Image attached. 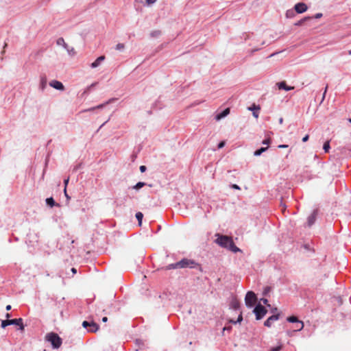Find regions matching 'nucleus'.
I'll return each mask as SVG.
<instances>
[{
  "mask_svg": "<svg viewBox=\"0 0 351 351\" xmlns=\"http://www.w3.org/2000/svg\"><path fill=\"white\" fill-rule=\"evenodd\" d=\"M71 270H72V272H73V273H76V269H75V268H72V269H71Z\"/></svg>",
  "mask_w": 351,
  "mask_h": 351,
  "instance_id": "46",
  "label": "nucleus"
},
{
  "mask_svg": "<svg viewBox=\"0 0 351 351\" xmlns=\"http://www.w3.org/2000/svg\"><path fill=\"white\" fill-rule=\"evenodd\" d=\"M231 307L233 308V309H238L239 308V301H237V300H233L232 302H231Z\"/></svg>",
  "mask_w": 351,
  "mask_h": 351,
  "instance_id": "18",
  "label": "nucleus"
},
{
  "mask_svg": "<svg viewBox=\"0 0 351 351\" xmlns=\"http://www.w3.org/2000/svg\"><path fill=\"white\" fill-rule=\"evenodd\" d=\"M257 300L256 294L253 291H248L245 295V302L247 306H253Z\"/></svg>",
  "mask_w": 351,
  "mask_h": 351,
  "instance_id": "6",
  "label": "nucleus"
},
{
  "mask_svg": "<svg viewBox=\"0 0 351 351\" xmlns=\"http://www.w3.org/2000/svg\"><path fill=\"white\" fill-rule=\"evenodd\" d=\"M282 348V345L271 348L269 351H280Z\"/></svg>",
  "mask_w": 351,
  "mask_h": 351,
  "instance_id": "25",
  "label": "nucleus"
},
{
  "mask_svg": "<svg viewBox=\"0 0 351 351\" xmlns=\"http://www.w3.org/2000/svg\"><path fill=\"white\" fill-rule=\"evenodd\" d=\"M330 143H329V141H326L324 144V147H323V149H324L325 152H328L329 149H330Z\"/></svg>",
  "mask_w": 351,
  "mask_h": 351,
  "instance_id": "24",
  "label": "nucleus"
},
{
  "mask_svg": "<svg viewBox=\"0 0 351 351\" xmlns=\"http://www.w3.org/2000/svg\"><path fill=\"white\" fill-rule=\"evenodd\" d=\"M253 311L257 320L262 319L267 312L266 308L260 304L256 305Z\"/></svg>",
  "mask_w": 351,
  "mask_h": 351,
  "instance_id": "5",
  "label": "nucleus"
},
{
  "mask_svg": "<svg viewBox=\"0 0 351 351\" xmlns=\"http://www.w3.org/2000/svg\"><path fill=\"white\" fill-rule=\"evenodd\" d=\"M287 321L289 322H297L300 324V327L295 329L296 331H300L304 328V323L302 321H299L295 316H291L287 318Z\"/></svg>",
  "mask_w": 351,
  "mask_h": 351,
  "instance_id": "11",
  "label": "nucleus"
},
{
  "mask_svg": "<svg viewBox=\"0 0 351 351\" xmlns=\"http://www.w3.org/2000/svg\"><path fill=\"white\" fill-rule=\"evenodd\" d=\"M146 184L145 182H138L136 185H134L133 186V189H136V190H138L140 189L141 188L143 187Z\"/></svg>",
  "mask_w": 351,
  "mask_h": 351,
  "instance_id": "23",
  "label": "nucleus"
},
{
  "mask_svg": "<svg viewBox=\"0 0 351 351\" xmlns=\"http://www.w3.org/2000/svg\"><path fill=\"white\" fill-rule=\"evenodd\" d=\"M294 8L297 13L301 14L306 12L308 9V7L304 3H298L295 5Z\"/></svg>",
  "mask_w": 351,
  "mask_h": 351,
  "instance_id": "8",
  "label": "nucleus"
},
{
  "mask_svg": "<svg viewBox=\"0 0 351 351\" xmlns=\"http://www.w3.org/2000/svg\"><path fill=\"white\" fill-rule=\"evenodd\" d=\"M11 308L12 307H11L10 305H7L5 308H6L7 311H10V310H11Z\"/></svg>",
  "mask_w": 351,
  "mask_h": 351,
  "instance_id": "41",
  "label": "nucleus"
},
{
  "mask_svg": "<svg viewBox=\"0 0 351 351\" xmlns=\"http://www.w3.org/2000/svg\"><path fill=\"white\" fill-rule=\"evenodd\" d=\"M196 265H197V264L193 260L188 259V258H183L181 261H180L176 263L169 265L167 267V268L169 269H177V268H187V267L194 268V267H195Z\"/></svg>",
  "mask_w": 351,
  "mask_h": 351,
  "instance_id": "2",
  "label": "nucleus"
},
{
  "mask_svg": "<svg viewBox=\"0 0 351 351\" xmlns=\"http://www.w3.org/2000/svg\"><path fill=\"white\" fill-rule=\"evenodd\" d=\"M349 122H350V123H351V119H349Z\"/></svg>",
  "mask_w": 351,
  "mask_h": 351,
  "instance_id": "50",
  "label": "nucleus"
},
{
  "mask_svg": "<svg viewBox=\"0 0 351 351\" xmlns=\"http://www.w3.org/2000/svg\"><path fill=\"white\" fill-rule=\"evenodd\" d=\"M12 324L19 326V327H20L19 329L21 330H24L23 319L21 318L13 319H6V320H3L1 322V327L3 328H5L7 326L12 325Z\"/></svg>",
  "mask_w": 351,
  "mask_h": 351,
  "instance_id": "4",
  "label": "nucleus"
},
{
  "mask_svg": "<svg viewBox=\"0 0 351 351\" xmlns=\"http://www.w3.org/2000/svg\"><path fill=\"white\" fill-rule=\"evenodd\" d=\"M309 136L308 134H306L304 137L302 138L303 142H306L308 140Z\"/></svg>",
  "mask_w": 351,
  "mask_h": 351,
  "instance_id": "35",
  "label": "nucleus"
},
{
  "mask_svg": "<svg viewBox=\"0 0 351 351\" xmlns=\"http://www.w3.org/2000/svg\"><path fill=\"white\" fill-rule=\"evenodd\" d=\"M69 178H66L64 180V189H66V186L69 183Z\"/></svg>",
  "mask_w": 351,
  "mask_h": 351,
  "instance_id": "33",
  "label": "nucleus"
},
{
  "mask_svg": "<svg viewBox=\"0 0 351 351\" xmlns=\"http://www.w3.org/2000/svg\"><path fill=\"white\" fill-rule=\"evenodd\" d=\"M317 215V210H313L312 214L308 217V225L309 226H312L315 223V221L316 220Z\"/></svg>",
  "mask_w": 351,
  "mask_h": 351,
  "instance_id": "13",
  "label": "nucleus"
},
{
  "mask_svg": "<svg viewBox=\"0 0 351 351\" xmlns=\"http://www.w3.org/2000/svg\"><path fill=\"white\" fill-rule=\"evenodd\" d=\"M224 145H225V141H221V142H220V143H219V145H218V148H219V149H221V148L223 147H224Z\"/></svg>",
  "mask_w": 351,
  "mask_h": 351,
  "instance_id": "31",
  "label": "nucleus"
},
{
  "mask_svg": "<svg viewBox=\"0 0 351 351\" xmlns=\"http://www.w3.org/2000/svg\"><path fill=\"white\" fill-rule=\"evenodd\" d=\"M253 115L256 118L258 117V114L255 112H253Z\"/></svg>",
  "mask_w": 351,
  "mask_h": 351,
  "instance_id": "43",
  "label": "nucleus"
},
{
  "mask_svg": "<svg viewBox=\"0 0 351 351\" xmlns=\"http://www.w3.org/2000/svg\"><path fill=\"white\" fill-rule=\"evenodd\" d=\"M231 188L234 189H237V190H240V187L237 185V184H232L231 185Z\"/></svg>",
  "mask_w": 351,
  "mask_h": 351,
  "instance_id": "32",
  "label": "nucleus"
},
{
  "mask_svg": "<svg viewBox=\"0 0 351 351\" xmlns=\"http://www.w3.org/2000/svg\"><path fill=\"white\" fill-rule=\"evenodd\" d=\"M300 327V324L298 323V325L296 326V329H298Z\"/></svg>",
  "mask_w": 351,
  "mask_h": 351,
  "instance_id": "48",
  "label": "nucleus"
},
{
  "mask_svg": "<svg viewBox=\"0 0 351 351\" xmlns=\"http://www.w3.org/2000/svg\"><path fill=\"white\" fill-rule=\"evenodd\" d=\"M139 169L141 173L145 172L147 169L146 167L144 165H141Z\"/></svg>",
  "mask_w": 351,
  "mask_h": 351,
  "instance_id": "30",
  "label": "nucleus"
},
{
  "mask_svg": "<svg viewBox=\"0 0 351 351\" xmlns=\"http://www.w3.org/2000/svg\"><path fill=\"white\" fill-rule=\"evenodd\" d=\"M107 320H108L107 317H104L102 318V321H103L104 322H107Z\"/></svg>",
  "mask_w": 351,
  "mask_h": 351,
  "instance_id": "42",
  "label": "nucleus"
},
{
  "mask_svg": "<svg viewBox=\"0 0 351 351\" xmlns=\"http://www.w3.org/2000/svg\"><path fill=\"white\" fill-rule=\"evenodd\" d=\"M64 195H65L67 199H69L70 197H69V196L68 195V194L66 193V189H64Z\"/></svg>",
  "mask_w": 351,
  "mask_h": 351,
  "instance_id": "39",
  "label": "nucleus"
},
{
  "mask_svg": "<svg viewBox=\"0 0 351 351\" xmlns=\"http://www.w3.org/2000/svg\"><path fill=\"white\" fill-rule=\"evenodd\" d=\"M49 85L57 90H64V86L62 84V83L57 80H52L51 82H50Z\"/></svg>",
  "mask_w": 351,
  "mask_h": 351,
  "instance_id": "9",
  "label": "nucleus"
},
{
  "mask_svg": "<svg viewBox=\"0 0 351 351\" xmlns=\"http://www.w3.org/2000/svg\"><path fill=\"white\" fill-rule=\"evenodd\" d=\"M262 301H263V302L265 304H267V305L268 300H267V299H264V298H263V299H262ZM268 306H269V305L268 304Z\"/></svg>",
  "mask_w": 351,
  "mask_h": 351,
  "instance_id": "40",
  "label": "nucleus"
},
{
  "mask_svg": "<svg viewBox=\"0 0 351 351\" xmlns=\"http://www.w3.org/2000/svg\"><path fill=\"white\" fill-rule=\"evenodd\" d=\"M10 317V315L9 313H7V314H6V317H7V318H9Z\"/></svg>",
  "mask_w": 351,
  "mask_h": 351,
  "instance_id": "47",
  "label": "nucleus"
},
{
  "mask_svg": "<svg viewBox=\"0 0 351 351\" xmlns=\"http://www.w3.org/2000/svg\"><path fill=\"white\" fill-rule=\"evenodd\" d=\"M105 59V56H99V58H97L95 62H93L92 64H91V67L92 68H96L97 66H98L100 63Z\"/></svg>",
  "mask_w": 351,
  "mask_h": 351,
  "instance_id": "15",
  "label": "nucleus"
},
{
  "mask_svg": "<svg viewBox=\"0 0 351 351\" xmlns=\"http://www.w3.org/2000/svg\"><path fill=\"white\" fill-rule=\"evenodd\" d=\"M104 312L108 315L115 312V307L113 306V304H108V308L104 309Z\"/></svg>",
  "mask_w": 351,
  "mask_h": 351,
  "instance_id": "16",
  "label": "nucleus"
},
{
  "mask_svg": "<svg viewBox=\"0 0 351 351\" xmlns=\"http://www.w3.org/2000/svg\"><path fill=\"white\" fill-rule=\"evenodd\" d=\"M279 319V315H273L270 316L265 322L264 325L267 327H271L272 323Z\"/></svg>",
  "mask_w": 351,
  "mask_h": 351,
  "instance_id": "10",
  "label": "nucleus"
},
{
  "mask_svg": "<svg viewBox=\"0 0 351 351\" xmlns=\"http://www.w3.org/2000/svg\"><path fill=\"white\" fill-rule=\"evenodd\" d=\"M282 123H283V119H282V118H280V119H279V123H280V124H282Z\"/></svg>",
  "mask_w": 351,
  "mask_h": 351,
  "instance_id": "44",
  "label": "nucleus"
},
{
  "mask_svg": "<svg viewBox=\"0 0 351 351\" xmlns=\"http://www.w3.org/2000/svg\"><path fill=\"white\" fill-rule=\"evenodd\" d=\"M125 48V45L123 43H119L116 45L117 50H123Z\"/></svg>",
  "mask_w": 351,
  "mask_h": 351,
  "instance_id": "26",
  "label": "nucleus"
},
{
  "mask_svg": "<svg viewBox=\"0 0 351 351\" xmlns=\"http://www.w3.org/2000/svg\"><path fill=\"white\" fill-rule=\"evenodd\" d=\"M60 41L64 42V39H63V38H60V39L58 40V44H60Z\"/></svg>",
  "mask_w": 351,
  "mask_h": 351,
  "instance_id": "45",
  "label": "nucleus"
},
{
  "mask_svg": "<svg viewBox=\"0 0 351 351\" xmlns=\"http://www.w3.org/2000/svg\"><path fill=\"white\" fill-rule=\"evenodd\" d=\"M82 326L86 328H88V331L90 332H96L99 328V325L95 322H89L87 321H84L82 322Z\"/></svg>",
  "mask_w": 351,
  "mask_h": 351,
  "instance_id": "7",
  "label": "nucleus"
},
{
  "mask_svg": "<svg viewBox=\"0 0 351 351\" xmlns=\"http://www.w3.org/2000/svg\"><path fill=\"white\" fill-rule=\"evenodd\" d=\"M229 113H230V108H227L223 112L217 114L215 117V119L217 121H219L220 119H223V117H225L228 114H229Z\"/></svg>",
  "mask_w": 351,
  "mask_h": 351,
  "instance_id": "14",
  "label": "nucleus"
},
{
  "mask_svg": "<svg viewBox=\"0 0 351 351\" xmlns=\"http://www.w3.org/2000/svg\"><path fill=\"white\" fill-rule=\"evenodd\" d=\"M276 86H278V89H280H280H284V90H285L287 91L294 89V86H287L285 81H282V82H278L276 84Z\"/></svg>",
  "mask_w": 351,
  "mask_h": 351,
  "instance_id": "12",
  "label": "nucleus"
},
{
  "mask_svg": "<svg viewBox=\"0 0 351 351\" xmlns=\"http://www.w3.org/2000/svg\"><path fill=\"white\" fill-rule=\"evenodd\" d=\"M215 236L217 238L214 242L220 247L226 248L233 252H237L240 251V249L234 245V243L231 237L221 235L219 233L215 234Z\"/></svg>",
  "mask_w": 351,
  "mask_h": 351,
  "instance_id": "1",
  "label": "nucleus"
},
{
  "mask_svg": "<svg viewBox=\"0 0 351 351\" xmlns=\"http://www.w3.org/2000/svg\"><path fill=\"white\" fill-rule=\"evenodd\" d=\"M327 88H328V86H326L325 91H324V94H323L322 100H324V97H325V95H326V91H327Z\"/></svg>",
  "mask_w": 351,
  "mask_h": 351,
  "instance_id": "38",
  "label": "nucleus"
},
{
  "mask_svg": "<svg viewBox=\"0 0 351 351\" xmlns=\"http://www.w3.org/2000/svg\"><path fill=\"white\" fill-rule=\"evenodd\" d=\"M348 54L351 55V49L348 51Z\"/></svg>",
  "mask_w": 351,
  "mask_h": 351,
  "instance_id": "49",
  "label": "nucleus"
},
{
  "mask_svg": "<svg viewBox=\"0 0 351 351\" xmlns=\"http://www.w3.org/2000/svg\"><path fill=\"white\" fill-rule=\"evenodd\" d=\"M45 339L47 341L50 342L53 348L56 349L59 348L62 343L61 338L55 332L48 333L46 335Z\"/></svg>",
  "mask_w": 351,
  "mask_h": 351,
  "instance_id": "3",
  "label": "nucleus"
},
{
  "mask_svg": "<svg viewBox=\"0 0 351 351\" xmlns=\"http://www.w3.org/2000/svg\"><path fill=\"white\" fill-rule=\"evenodd\" d=\"M136 217L138 221V224L141 226V223H142V219H143V215L142 213L141 212H138L136 213Z\"/></svg>",
  "mask_w": 351,
  "mask_h": 351,
  "instance_id": "22",
  "label": "nucleus"
},
{
  "mask_svg": "<svg viewBox=\"0 0 351 351\" xmlns=\"http://www.w3.org/2000/svg\"><path fill=\"white\" fill-rule=\"evenodd\" d=\"M145 1L147 5H151L154 3L156 1V0H145Z\"/></svg>",
  "mask_w": 351,
  "mask_h": 351,
  "instance_id": "29",
  "label": "nucleus"
},
{
  "mask_svg": "<svg viewBox=\"0 0 351 351\" xmlns=\"http://www.w3.org/2000/svg\"><path fill=\"white\" fill-rule=\"evenodd\" d=\"M46 203L47 204V205H49L51 207H53V206L56 205V202L53 197L47 198Z\"/></svg>",
  "mask_w": 351,
  "mask_h": 351,
  "instance_id": "21",
  "label": "nucleus"
},
{
  "mask_svg": "<svg viewBox=\"0 0 351 351\" xmlns=\"http://www.w3.org/2000/svg\"><path fill=\"white\" fill-rule=\"evenodd\" d=\"M109 104V101H107L106 104H101V105H99L95 108H90L88 110H94V109H96V108H103L106 104Z\"/></svg>",
  "mask_w": 351,
  "mask_h": 351,
  "instance_id": "27",
  "label": "nucleus"
},
{
  "mask_svg": "<svg viewBox=\"0 0 351 351\" xmlns=\"http://www.w3.org/2000/svg\"><path fill=\"white\" fill-rule=\"evenodd\" d=\"M263 145H267V147L269 146V145L270 144V138H267L266 139H265L263 143H262Z\"/></svg>",
  "mask_w": 351,
  "mask_h": 351,
  "instance_id": "28",
  "label": "nucleus"
},
{
  "mask_svg": "<svg viewBox=\"0 0 351 351\" xmlns=\"http://www.w3.org/2000/svg\"><path fill=\"white\" fill-rule=\"evenodd\" d=\"M350 204H351V202H350Z\"/></svg>",
  "mask_w": 351,
  "mask_h": 351,
  "instance_id": "51",
  "label": "nucleus"
},
{
  "mask_svg": "<svg viewBox=\"0 0 351 351\" xmlns=\"http://www.w3.org/2000/svg\"><path fill=\"white\" fill-rule=\"evenodd\" d=\"M288 147L287 145H278V148H287Z\"/></svg>",
  "mask_w": 351,
  "mask_h": 351,
  "instance_id": "37",
  "label": "nucleus"
},
{
  "mask_svg": "<svg viewBox=\"0 0 351 351\" xmlns=\"http://www.w3.org/2000/svg\"><path fill=\"white\" fill-rule=\"evenodd\" d=\"M242 319H243L242 315H241V314H240V315H239L238 319H237V322H241L242 321Z\"/></svg>",
  "mask_w": 351,
  "mask_h": 351,
  "instance_id": "36",
  "label": "nucleus"
},
{
  "mask_svg": "<svg viewBox=\"0 0 351 351\" xmlns=\"http://www.w3.org/2000/svg\"><path fill=\"white\" fill-rule=\"evenodd\" d=\"M322 16V13H317V14L315 15L314 18H315V19H319V18H321Z\"/></svg>",
  "mask_w": 351,
  "mask_h": 351,
  "instance_id": "34",
  "label": "nucleus"
},
{
  "mask_svg": "<svg viewBox=\"0 0 351 351\" xmlns=\"http://www.w3.org/2000/svg\"><path fill=\"white\" fill-rule=\"evenodd\" d=\"M267 149V147H261L259 149H257L254 152V155L256 156H260L263 152H265Z\"/></svg>",
  "mask_w": 351,
  "mask_h": 351,
  "instance_id": "20",
  "label": "nucleus"
},
{
  "mask_svg": "<svg viewBox=\"0 0 351 351\" xmlns=\"http://www.w3.org/2000/svg\"><path fill=\"white\" fill-rule=\"evenodd\" d=\"M47 79L45 75H43L40 77V88L44 90L47 86Z\"/></svg>",
  "mask_w": 351,
  "mask_h": 351,
  "instance_id": "17",
  "label": "nucleus"
},
{
  "mask_svg": "<svg viewBox=\"0 0 351 351\" xmlns=\"http://www.w3.org/2000/svg\"><path fill=\"white\" fill-rule=\"evenodd\" d=\"M311 19V17H310V16L304 17V19H302L298 21V22H296L295 23V25L300 26V25H302L304 23V21H306L307 20H310Z\"/></svg>",
  "mask_w": 351,
  "mask_h": 351,
  "instance_id": "19",
  "label": "nucleus"
}]
</instances>
